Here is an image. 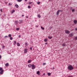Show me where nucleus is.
Wrapping results in <instances>:
<instances>
[{"instance_id": "2f4dec72", "label": "nucleus", "mask_w": 77, "mask_h": 77, "mask_svg": "<svg viewBox=\"0 0 77 77\" xmlns=\"http://www.w3.org/2000/svg\"><path fill=\"white\" fill-rule=\"evenodd\" d=\"M52 28H53V26H50V29H52Z\"/></svg>"}, {"instance_id": "ea45409f", "label": "nucleus", "mask_w": 77, "mask_h": 77, "mask_svg": "<svg viewBox=\"0 0 77 77\" xmlns=\"http://www.w3.org/2000/svg\"><path fill=\"white\" fill-rule=\"evenodd\" d=\"M8 6H10L11 5V4L10 3H9L8 5Z\"/></svg>"}, {"instance_id": "4468645a", "label": "nucleus", "mask_w": 77, "mask_h": 77, "mask_svg": "<svg viewBox=\"0 0 77 77\" xmlns=\"http://www.w3.org/2000/svg\"><path fill=\"white\" fill-rule=\"evenodd\" d=\"M5 65L6 66H9V64H8V63H7L5 64Z\"/></svg>"}, {"instance_id": "79ce46f5", "label": "nucleus", "mask_w": 77, "mask_h": 77, "mask_svg": "<svg viewBox=\"0 0 77 77\" xmlns=\"http://www.w3.org/2000/svg\"><path fill=\"white\" fill-rule=\"evenodd\" d=\"M45 63H43V65H45Z\"/></svg>"}, {"instance_id": "bb28decb", "label": "nucleus", "mask_w": 77, "mask_h": 77, "mask_svg": "<svg viewBox=\"0 0 77 77\" xmlns=\"http://www.w3.org/2000/svg\"><path fill=\"white\" fill-rule=\"evenodd\" d=\"M74 11H75V9H72V12H73Z\"/></svg>"}, {"instance_id": "c85d7f7f", "label": "nucleus", "mask_w": 77, "mask_h": 77, "mask_svg": "<svg viewBox=\"0 0 77 77\" xmlns=\"http://www.w3.org/2000/svg\"><path fill=\"white\" fill-rule=\"evenodd\" d=\"M32 48H33L32 47H31L30 48V50H32Z\"/></svg>"}, {"instance_id": "aec40b11", "label": "nucleus", "mask_w": 77, "mask_h": 77, "mask_svg": "<svg viewBox=\"0 0 77 77\" xmlns=\"http://www.w3.org/2000/svg\"><path fill=\"white\" fill-rule=\"evenodd\" d=\"M17 46H20V45L18 43H17Z\"/></svg>"}, {"instance_id": "cd10ccee", "label": "nucleus", "mask_w": 77, "mask_h": 77, "mask_svg": "<svg viewBox=\"0 0 77 77\" xmlns=\"http://www.w3.org/2000/svg\"><path fill=\"white\" fill-rule=\"evenodd\" d=\"M8 36H9V37H11V36H12V35H11V34H9L8 35Z\"/></svg>"}, {"instance_id": "c9c22d12", "label": "nucleus", "mask_w": 77, "mask_h": 77, "mask_svg": "<svg viewBox=\"0 0 77 77\" xmlns=\"http://www.w3.org/2000/svg\"><path fill=\"white\" fill-rule=\"evenodd\" d=\"M25 45H26V46H27V43H25Z\"/></svg>"}, {"instance_id": "20e7f679", "label": "nucleus", "mask_w": 77, "mask_h": 77, "mask_svg": "<svg viewBox=\"0 0 77 77\" xmlns=\"http://www.w3.org/2000/svg\"><path fill=\"white\" fill-rule=\"evenodd\" d=\"M65 33H67V34H69V31H68L67 30H66L65 31Z\"/></svg>"}, {"instance_id": "dca6fc26", "label": "nucleus", "mask_w": 77, "mask_h": 77, "mask_svg": "<svg viewBox=\"0 0 77 77\" xmlns=\"http://www.w3.org/2000/svg\"><path fill=\"white\" fill-rule=\"evenodd\" d=\"M48 38H49V39H51V38H52V37L49 36V37H48Z\"/></svg>"}, {"instance_id": "ddd939ff", "label": "nucleus", "mask_w": 77, "mask_h": 77, "mask_svg": "<svg viewBox=\"0 0 77 77\" xmlns=\"http://www.w3.org/2000/svg\"><path fill=\"white\" fill-rule=\"evenodd\" d=\"M32 65L31 64H29L28 65V66L29 67V68H31V67H32Z\"/></svg>"}, {"instance_id": "58836bf2", "label": "nucleus", "mask_w": 77, "mask_h": 77, "mask_svg": "<svg viewBox=\"0 0 77 77\" xmlns=\"http://www.w3.org/2000/svg\"><path fill=\"white\" fill-rule=\"evenodd\" d=\"M5 46H2V48H5Z\"/></svg>"}, {"instance_id": "c756f323", "label": "nucleus", "mask_w": 77, "mask_h": 77, "mask_svg": "<svg viewBox=\"0 0 77 77\" xmlns=\"http://www.w3.org/2000/svg\"><path fill=\"white\" fill-rule=\"evenodd\" d=\"M10 39L11 40H12V37H11L10 38Z\"/></svg>"}, {"instance_id": "6e6d98bb", "label": "nucleus", "mask_w": 77, "mask_h": 77, "mask_svg": "<svg viewBox=\"0 0 77 77\" xmlns=\"http://www.w3.org/2000/svg\"><path fill=\"white\" fill-rule=\"evenodd\" d=\"M0 15H1L0 14Z\"/></svg>"}, {"instance_id": "39448f33", "label": "nucleus", "mask_w": 77, "mask_h": 77, "mask_svg": "<svg viewBox=\"0 0 77 77\" xmlns=\"http://www.w3.org/2000/svg\"><path fill=\"white\" fill-rule=\"evenodd\" d=\"M73 35H74V34L72 33L69 34V36H70V37H72V36H73Z\"/></svg>"}, {"instance_id": "5701e85b", "label": "nucleus", "mask_w": 77, "mask_h": 77, "mask_svg": "<svg viewBox=\"0 0 77 77\" xmlns=\"http://www.w3.org/2000/svg\"><path fill=\"white\" fill-rule=\"evenodd\" d=\"M44 41H45V42H47V39H45L44 40Z\"/></svg>"}, {"instance_id": "5fc2aeb1", "label": "nucleus", "mask_w": 77, "mask_h": 77, "mask_svg": "<svg viewBox=\"0 0 77 77\" xmlns=\"http://www.w3.org/2000/svg\"><path fill=\"white\" fill-rule=\"evenodd\" d=\"M24 16V15H22V17H23Z\"/></svg>"}, {"instance_id": "37998d69", "label": "nucleus", "mask_w": 77, "mask_h": 77, "mask_svg": "<svg viewBox=\"0 0 77 77\" xmlns=\"http://www.w3.org/2000/svg\"><path fill=\"white\" fill-rule=\"evenodd\" d=\"M26 18H29V17H28V16H26Z\"/></svg>"}, {"instance_id": "9b49d317", "label": "nucleus", "mask_w": 77, "mask_h": 77, "mask_svg": "<svg viewBox=\"0 0 77 77\" xmlns=\"http://www.w3.org/2000/svg\"><path fill=\"white\" fill-rule=\"evenodd\" d=\"M15 7H16V8H18L19 6H18V5L16 4L15 5Z\"/></svg>"}, {"instance_id": "f704fd0d", "label": "nucleus", "mask_w": 77, "mask_h": 77, "mask_svg": "<svg viewBox=\"0 0 77 77\" xmlns=\"http://www.w3.org/2000/svg\"><path fill=\"white\" fill-rule=\"evenodd\" d=\"M37 4H38V5H39V4H40V2H38Z\"/></svg>"}, {"instance_id": "de8ad7c7", "label": "nucleus", "mask_w": 77, "mask_h": 77, "mask_svg": "<svg viewBox=\"0 0 77 77\" xmlns=\"http://www.w3.org/2000/svg\"><path fill=\"white\" fill-rule=\"evenodd\" d=\"M53 69H54V67H53Z\"/></svg>"}, {"instance_id": "72a5a7b5", "label": "nucleus", "mask_w": 77, "mask_h": 77, "mask_svg": "<svg viewBox=\"0 0 77 77\" xmlns=\"http://www.w3.org/2000/svg\"><path fill=\"white\" fill-rule=\"evenodd\" d=\"M75 40H77V37H75Z\"/></svg>"}, {"instance_id": "7ed1b4c3", "label": "nucleus", "mask_w": 77, "mask_h": 77, "mask_svg": "<svg viewBox=\"0 0 77 77\" xmlns=\"http://www.w3.org/2000/svg\"><path fill=\"white\" fill-rule=\"evenodd\" d=\"M27 52V49L25 48L24 50V53H26Z\"/></svg>"}, {"instance_id": "f257e3e1", "label": "nucleus", "mask_w": 77, "mask_h": 77, "mask_svg": "<svg viewBox=\"0 0 77 77\" xmlns=\"http://www.w3.org/2000/svg\"><path fill=\"white\" fill-rule=\"evenodd\" d=\"M68 69H69V70H72V69H73V66L71 65H70L68 66Z\"/></svg>"}, {"instance_id": "9d476101", "label": "nucleus", "mask_w": 77, "mask_h": 77, "mask_svg": "<svg viewBox=\"0 0 77 77\" xmlns=\"http://www.w3.org/2000/svg\"><path fill=\"white\" fill-rule=\"evenodd\" d=\"M39 73H40V72H39V71H38L36 72L37 74H38V75H39Z\"/></svg>"}, {"instance_id": "4c0bfd02", "label": "nucleus", "mask_w": 77, "mask_h": 77, "mask_svg": "<svg viewBox=\"0 0 77 77\" xmlns=\"http://www.w3.org/2000/svg\"><path fill=\"white\" fill-rule=\"evenodd\" d=\"M0 11H1V12H2V9H0Z\"/></svg>"}, {"instance_id": "393cba45", "label": "nucleus", "mask_w": 77, "mask_h": 77, "mask_svg": "<svg viewBox=\"0 0 77 77\" xmlns=\"http://www.w3.org/2000/svg\"><path fill=\"white\" fill-rule=\"evenodd\" d=\"M15 23L16 24H18V22L17 21H16L15 22Z\"/></svg>"}, {"instance_id": "e433bc0d", "label": "nucleus", "mask_w": 77, "mask_h": 77, "mask_svg": "<svg viewBox=\"0 0 77 77\" xmlns=\"http://www.w3.org/2000/svg\"><path fill=\"white\" fill-rule=\"evenodd\" d=\"M32 2H30L29 3V4H32Z\"/></svg>"}, {"instance_id": "864d4df0", "label": "nucleus", "mask_w": 77, "mask_h": 77, "mask_svg": "<svg viewBox=\"0 0 77 77\" xmlns=\"http://www.w3.org/2000/svg\"><path fill=\"white\" fill-rule=\"evenodd\" d=\"M25 2H27V0H25Z\"/></svg>"}, {"instance_id": "473e14b6", "label": "nucleus", "mask_w": 77, "mask_h": 77, "mask_svg": "<svg viewBox=\"0 0 77 77\" xmlns=\"http://www.w3.org/2000/svg\"><path fill=\"white\" fill-rule=\"evenodd\" d=\"M19 28H17L16 29V30H19Z\"/></svg>"}, {"instance_id": "49530a36", "label": "nucleus", "mask_w": 77, "mask_h": 77, "mask_svg": "<svg viewBox=\"0 0 77 77\" xmlns=\"http://www.w3.org/2000/svg\"><path fill=\"white\" fill-rule=\"evenodd\" d=\"M62 12V10H60V12Z\"/></svg>"}, {"instance_id": "09e8293b", "label": "nucleus", "mask_w": 77, "mask_h": 77, "mask_svg": "<svg viewBox=\"0 0 77 77\" xmlns=\"http://www.w3.org/2000/svg\"><path fill=\"white\" fill-rule=\"evenodd\" d=\"M45 44H46V45H47V43H45Z\"/></svg>"}, {"instance_id": "7c9ffc66", "label": "nucleus", "mask_w": 77, "mask_h": 77, "mask_svg": "<svg viewBox=\"0 0 77 77\" xmlns=\"http://www.w3.org/2000/svg\"><path fill=\"white\" fill-rule=\"evenodd\" d=\"M3 69V68H2V67H0V71H2Z\"/></svg>"}, {"instance_id": "b1692460", "label": "nucleus", "mask_w": 77, "mask_h": 77, "mask_svg": "<svg viewBox=\"0 0 77 77\" xmlns=\"http://www.w3.org/2000/svg\"><path fill=\"white\" fill-rule=\"evenodd\" d=\"M41 28L42 29V30H44V28L42 26L41 27Z\"/></svg>"}, {"instance_id": "0eeeda50", "label": "nucleus", "mask_w": 77, "mask_h": 77, "mask_svg": "<svg viewBox=\"0 0 77 77\" xmlns=\"http://www.w3.org/2000/svg\"><path fill=\"white\" fill-rule=\"evenodd\" d=\"M59 12H60V10H58L57 11V15H59Z\"/></svg>"}, {"instance_id": "603ef678", "label": "nucleus", "mask_w": 77, "mask_h": 77, "mask_svg": "<svg viewBox=\"0 0 77 77\" xmlns=\"http://www.w3.org/2000/svg\"><path fill=\"white\" fill-rule=\"evenodd\" d=\"M45 73H44L43 75H45Z\"/></svg>"}, {"instance_id": "3c124183", "label": "nucleus", "mask_w": 77, "mask_h": 77, "mask_svg": "<svg viewBox=\"0 0 77 77\" xmlns=\"http://www.w3.org/2000/svg\"><path fill=\"white\" fill-rule=\"evenodd\" d=\"M36 27H38V26H36Z\"/></svg>"}, {"instance_id": "a18cd8bd", "label": "nucleus", "mask_w": 77, "mask_h": 77, "mask_svg": "<svg viewBox=\"0 0 77 77\" xmlns=\"http://www.w3.org/2000/svg\"><path fill=\"white\" fill-rule=\"evenodd\" d=\"M19 38H20L21 37V36L20 35H19Z\"/></svg>"}, {"instance_id": "a19ab883", "label": "nucleus", "mask_w": 77, "mask_h": 77, "mask_svg": "<svg viewBox=\"0 0 77 77\" xmlns=\"http://www.w3.org/2000/svg\"><path fill=\"white\" fill-rule=\"evenodd\" d=\"M5 38H8V36H5Z\"/></svg>"}, {"instance_id": "a211bd4d", "label": "nucleus", "mask_w": 77, "mask_h": 77, "mask_svg": "<svg viewBox=\"0 0 77 77\" xmlns=\"http://www.w3.org/2000/svg\"><path fill=\"white\" fill-rule=\"evenodd\" d=\"M14 12H15V10H13V11L11 12V14H13Z\"/></svg>"}, {"instance_id": "a878e982", "label": "nucleus", "mask_w": 77, "mask_h": 77, "mask_svg": "<svg viewBox=\"0 0 77 77\" xmlns=\"http://www.w3.org/2000/svg\"><path fill=\"white\" fill-rule=\"evenodd\" d=\"M14 45H15V44H16V43H17V42H16V41H14Z\"/></svg>"}, {"instance_id": "412c9836", "label": "nucleus", "mask_w": 77, "mask_h": 77, "mask_svg": "<svg viewBox=\"0 0 77 77\" xmlns=\"http://www.w3.org/2000/svg\"><path fill=\"white\" fill-rule=\"evenodd\" d=\"M31 62V60H29L28 61V63H30V62Z\"/></svg>"}, {"instance_id": "2eb2a0df", "label": "nucleus", "mask_w": 77, "mask_h": 77, "mask_svg": "<svg viewBox=\"0 0 77 77\" xmlns=\"http://www.w3.org/2000/svg\"><path fill=\"white\" fill-rule=\"evenodd\" d=\"M48 76H50V75H51V74L50 72L48 73Z\"/></svg>"}, {"instance_id": "4be33fe9", "label": "nucleus", "mask_w": 77, "mask_h": 77, "mask_svg": "<svg viewBox=\"0 0 77 77\" xmlns=\"http://www.w3.org/2000/svg\"><path fill=\"white\" fill-rule=\"evenodd\" d=\"M38 18H41V15H40L39 14L38 15Z\"/></svg>"}, {"instance_id": "c03bdc74", "label": "nucleus", "mask_w": 77, "mask_h": 77, "mask_svg": "<svg viewBox=\"0 0 77 77\" xmlns=\"http://www.w3.org/2000/svg\"><path fill=\"white\" fill-rule=\"evenodd\" d=\"M2 58V57L1 56V55H0V59Z\"/></svg>"}, {"instance_id": "f8f14e48", "label": "nucleus", "mask_w": 77, "mask_h": 77, "mask_svg": "<svg viewBox=\"0 0 77 77\" xmlns=\"http://www.w3.org/2000/svg\"><path fill=\"white\" fill-rule=\"evenodd\" d=\"M65 45H66V44H65V43H64L63 44H62L63 47H65Z\"/></svg>"}, {"instance_id": "f3484780", "label": "nucleus", "mask_w": 77, "mask_h": 77, "mask_svg": "<svg viewBox=\"0 0 77 77\" xmlns=\"http://www.w3.org/2000/svg\"><path fill=\"white\" fill-rule=\"evenodd\" d=\"M28 9H30L31 8V6L29 5L28 7Z\"/></svg>"}, {"instance_id": "423d86ee", "label": "nucleus", "mask_w": 77, "mask_h": 77, "mask_svg": "<svg viewBox=\"0 0 77 77\" xmlns=\"http://www.w3.org/2000/svg\"><path fill=\"white\" fill-rule=\"evenodd\" d=\"M3 71H3V69L0 72V74H3Z\"/></svg>"}, {"instance_id": "1a4fd4ad", "label": "nucleus", "mask_w": 77, "mask_h": 77, "mask_svg": "<svg viewBox=\"0 0 77 77\" xmlns=\"http://www.w3.org/2000/svg\"><path fill=\"white\" fill-rule=\"evenodd\" d=\"M74 23L75 24H77V21L76 20H74Z\"/></svg>"}, {"instance_id": "f03ea898", "label": "nucleus", "mask_w": 77, "mask_h": 77, "mask_svg": "<svg viewBox=\"0 0 77 77\" xmlns=\"http://www.w3.org/2000/svg\"><path fill=\"white\" fill-rule=\"evenodd\" d=\"M36 67V66L34 65V64H32V69H35V67Z\"/></svg>"}, {"instance_id": "8fccbe9b", "label": "nucleus", "mask_w": 77, "mask_h": 77, "mask_svg": "<svg viewBox=\"0 0 77 77\" xmlns=\"http://www.w3.org/2000/svg\"><path fill=\"white\" fill-rule=\"evenodd\" d=\"M75 30H77V28L75 29Z\"/></svg>"}, {"instance_id": "6e6552de", "label": "nucleus", "mask_w": 77, "mask_h": 77, "mask_svg": "<svg viewBox=\"0 0 77 77\" xmlns=\"http://www.w3.org/2000/svg\"><path fill=\"white\" fill-rule=\"evenodd\" d=\"M19 24H21V23H22L23 22V20H20L19 21Z\"/></svg>"}, {"instance_id": "6ab92c4d", "label": "nucleus", "mask_w": 77, "mask_h": 77, "mask_svg": "<svg viewBox=\"0 0 77 77\" xmlns=\"http://www.w3.org/2000/svg\"><path fill=\"white\" fill-rule=\"evenodd\" d=\"M22 0H17V1L18 2H21V1H22Z\"/></svg>"}]
</instances>
